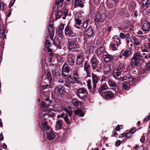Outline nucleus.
<instances>
[{"label":"nucleus","instance_id":"obj_25","mask_svg":"<svg viewBox=\"0 0 150 150\" xmlns=\"http://www.w3.org/2000/svg\"><path fill=\"white\" fill-rule=\"evenodd\" d=\"M81 0H75V3L74 4V6H79L81 8H83L84 7V5L81 3Z\"/></svg>","mask_w":150,"mask_h":150},{"label":"nucleus","instance_id":"obj_54","mask_svg":"<svg viewBox=\"0 0 150 150\" xmlns=\"http://www.w3.org/2000/svg\"><path fill=\"white\" fill-rule=\"evenodd\" d=\"M48 116L49 117H53L55 115L54 113L53 112H49L48 113Z\"/></svg>","mask_w":150,"mask_h":150},{"label":"nucleus","instance_id":"obj_6","mask_svg":"<svg viewBox=\"0 0 150 150\" xmlns=\"http://www.w3.org/2000/svg\"><path fill=\"white\" fill-rule=\"evenodd\" d=\"M68 42L67 47L69 51H71L77 48V45L76 42L74 40L69 39L68 40Z\"/></svg>","mask_w":150,"mask_h":150},{"label":"nucleus","instance_id":"obj_20","mask_svg":"<svg viewBox=\"0 0 150 150\" xmlns=\"http://www.w3.org/2000/svg\"><path fill=\"white\" fill-rule=\"evenodd\" d=\"M42 125V130L44 131H46V132H47V130H48L49 129L50 127L47 125V121H46L45 119L43 120Z\"/></svg>","mask_w":150,"mask_h":150},{"label":"nucleus","instance_id":"obj_33","mask_svg":"<svg viewBox=\"0 0 150 150\" xmlns=\"http://www.w3.org/2000/svg\"><path fill=\"white\" fill-rule=\"evenodd\" d=\"M40 105L41 107V108L42 109L45 110L50 105H49V103H47V104L44 102H43L41 103Z\"/></svg>","mask_w":150,"mask_h":150},{"label":"nucleus","instance_id":"obj_7","mask_svg":"<svg viewBox=\"0 0 150 150\" xmlns=\"http://www.w3.org/2000/svg\"><path fill=\"white\" fill-rule=\"evenodd\" d=\"M64 33L66 35H68L70 37H74L76 36L71 27L67 25L65 28Z\"/></svg>","mask_w":150,"mask_h":150},{"label":"nucleus","instance_id":"obj_59","mask_svg":"<svg viewBox=\"0 0 150 150\" xmlns=\"http://www.w3.org/2000/svg\"><path fill=\"white\" fill-rule=\"evenodd\" d=\"M106 79H107V78H106V77L104 75H103L102 76V77L100 80V81L101 82H102L103 81H106Z\"/></svg>","mask_w":150,"mask_h":150},{"label":"nucleus","instance_id":"obj_44","mask_svg":"<svg viewBox=\"0 0 150 150\" xmlns=\"http://www.w3.org/2000/svg\"><path fill=\"white\" fill-rule=\"evenodd\" d=\"M63 110L68 114L69 116V117H71L72 113L70 110H69L67 109L66 108H64L63 109Z\"/></svg>","mask_w":150,"mask_h":150},{"label":"nucleus","instance_id":"obj_37","mask_svg":"<svg viewBox=\"0 0 150 150\" xmlns=\"http://www.w3.org/2000/svg\"><path fill=\"white\" fill-rule=\"evenodd\" d=\"M48 30L49 31V33L50 37L51 39L52 40H53V37L54 36L53 29H52L50 27V29L49 28V29H48Z\"/></svg>","mask_w":150,"mask_h":150},{"label":"nucleus","instance_id":"obj_63","mask_svg":"<svg viewBox=\"0 0 150 150\" xmlns=\"http://www.w3.org/2000/svg\"><path fill=\"white\" fill-rule=\"evenodd\" d=\"M3 2H1L0 4V8L1 10H3L4 9V6Z\"/></svg>","mask_w":150,"mask_h":150},{"label":"nucleus","instance_id":"obj_31","mask_svg":"<svg viewBox=\"0 0 150 150\" xmlns=\"http://www.w3.org/2000/svg\"><path fill=\"white\" fill-rule=\"evenodd\" d=\"M62 14V11L61 10H58L55 13V19L57 20L60 18Z\"/></svg>","mask_w":150,"mask_h":150},{"label":"nucleus","instance_id":"obj_41","mask_svg":"<svg viewBox=\"0 0 150 150\" xmlns=\"http://www.w3.org/2000/svg\"><path fill=\"white\" fill-rule=\"evenodd\" d=\"M53 44L57 47L60 46V42L58 38L55 39L53 42Z\"/></svg>","mask_w":150,"mask_h":150},{"label":"nucleus","instance_id":"obj_62","mask_svg":"<svg viewBox=\"0 0 150 150\" xmlns=\"http://www.w3.org/2000/svg\"><path fill=\"white\" fill-rule=\"evenodd\" d=\"M145 69L147 70H150V63H148L146 65Z\"/></svg>","mask_w":150,"mask_h":150},{"label":"nucleus","instance_id":"obj_30","mask_svg":"<svg viewBox=\"0 0 150 150\" xmlns=\"http://www.w3.org/2000/svg\"><path fill=\"white\" fill-rule=\"evenodd\" d=\"M72 103L75 106H78L79 105H81V103L77 99H73L72 101Z\"/></svg>","mask_w":150,"mask_h":150},{"label":"nucleus","instance_id":"obj_2","mask_svg":"<svg viewBox=\"0 0 150 150\" xmlns=\"http://www.w3.org/2000/svg\"><path fill=\"white\" fill-rule=\"evenodd\" d=\"M107 16L104 13H100L99 12H97L94 19V21L96 24H98L99 23H103L106 18Z\"/></svg>","mask_w":150,"mask_h":150},{"label":"nucleus","instance_id":"obj_12","mask_svg":"<svg viewBox=\"0 0 150 150\" xmlns=\"http://www.w3.org/2000/svg\"><path fill=\"white\" fill-rule=\"evenodd\" d=\"M93 30L91 27H89L85 32V36L86 38H90L93 36Z\"/></svg>","mask_w":150,"mask_h":150},{"label":"nucleus","instance_id":"obj_49","mask_svg":"<svg viewBox=\"0 0 150 150\" xmlns=\"http://www.w3.org/2000/svg\"><path fill=\"white\" fill-rule=\"evenodd\" d=\"M57 33H58L59 37L61 38H64L63 31L58 30Z\"/></svg>","mask_w":150,"mask_h":150},{"label":"nucleus","instance_id":"obj_38","mask_svg":"<svg viewBox=\"0 0 150 150\" xmlns=\"http://www.w3.org/2000/svg\"><path fill=\"white\" fill-rule=\"evenodd\" d=\"M74 78L75 80H76L79 78V74L77 70H75L73 72Z\"/></svg>","mask_w":150,"mask_h":150},{"label":"nucleus","instance_id":"obj_9","mask_svg":"<svg viewBox=\"0 0 150 150\" xmlns=\"http://www.w3.org/2000/svg\"><path fill=\"white\" fill-rule=\"evenodd\" d=\"M91 62L92 67L93 70H95L99 64V61L97 60L96 56L93 57L91 59Z\"/></svg>","mask_w":150,"mask_h":150},{"label":"nucleus","instance_id":"obj_47","mask_svg":"<svg viewBox=\"0 0 150 150\" xmlns=\"http://www.w3.org/2000/svg\"><path fill=\"white\" fill-rule=\"evenodd\" d=\"M91 81L90 80H88L87 81V87L90 91L92 90V89H93V88H92L91 86Z\"/></svg>","mask_w":150,"mask_h":150},{"label":"nucleus","instance_id":"obj_28","mask_svg":"<svg viewBox=\"0 0 150 150\" xmlns=\"http://www.w3.org/2000/svg\"><path fill=\"white\" fill-rule=\"evenodd\" d=\"M70 119L68 118V116L67 114L63 118V119L65 120V122L68 124H70L72 121V118L71 117H69Z\"/></svg>","mask_w":150,"mask_h":150},{"label":"nucleus","instance_id":"obj_50","mask_svg":"<svg viewBox=\"0 0 150 150\" xmlns=\"http://www.w3.org/2000/svg\"><path fill=\"white\" fill-rule=\"evenodd\" d=\"M115 41L117 43V46H118L121 43L120 39L119 38H116Z\"/></svg>","mask_w":150,"mask_h":150},{"label":"nucleus","instance_id":"obj_32","mask_svg":"<svg viewBox=\"0 0 150 150\" xmlns=\"http://www.w3.org/2000/svg\"><path fill=\"white\" fill-rule=\"evenodd\" d=\"M90 67V66L88 63V62L87 61H86L85 62L84 65V71H90L89 68Z\"/></svg>","mask_w":150,"mask_h":150},{"label":"nucleus","instance_id":"obj_5","mask_svg":"<svg viewBox=\"0 0 150 150\" xmlns=\"http://www.w3.org/2000/svg\"><path fill=\"white\" fill-rule=\"evenodd\" d=\"M91 77L93 82V91H96V88L97 83L98 82L99 77L96 74L92 72L91 73Z\"/></svg>","mask_w":150,"mask_h":150},{"label":"nucleus","instance_id":"obj_58","mask_svg":"<svg viewBox=\"0 0 150 150\" xmlns=\"http://www.w3.org/2000/svg\"><path fill=\"white\" fill-rule=\"evenodd\" d=\"M64 27V25L63 24H61L58 30H59L63 31Z\"/></svg>","mask_w":150,"mask_h":150},{"label":"nucleus","instance_id":"obj_22","mask_svg":"<svg viewBox=\"0 0 150 150\" xmlns=\"http://www.w3.org/2000/svg\"><path fill=\"white\" fill-rule=\"evenodd\" d=\"M69 64L70 66L73 65L74 63V57L72 55H69L67 57Z\"/></svg>","mask_w":150,"mask_h":150},{"label":"nucleus","instance_id":"obj_55","mask_svg":"<svg viewBox=\"0 0 150 150\" xmlns=\"http://www.w3.org/2000/svg\"><path fill=\"white\" fill-rule=\"evenodd\" d=\"M113 90L116 93H120L121 91L120 90L118 87H116V88L115 89Z\"/></svg>","mask_w":150,"mask_h":150},{"label":"nucleus","instance_id":"obj_23","mask_svg":"<svg viewBox=\"0 0 150 150\" xmlns=\"http://www.w3.org/2000/svg\"><path fill=\"white\" fill-rule=\"evenodd\" d=\"M47 139L49 140H53L55 137V135L52 132H47Z\"/></svg>","mask_w":150,"mask_h":150},{"label":"nucleus","instance_id":"obj_14","mask_svg":"<svg viewBox=\"0 0 150 150\" xmlns=\"http://www.w3.org/2000/svg\"><path fill=\"white\" fill-rule=\"evenodd\" d=\"M104 61L105 63H108L112 61L114 59V57L112 55L107 54L103 56Z\"/></svg>","mask_w":150,"mask_h":150},{"label":"nucleus","instance_id":"obj_57","mask_svg":"<svg viewBox=\"0 0 150 150\" xmlns=\"http://www.w3.org/2000/svg\"><path fill=\"white\" fill-rule=\"evenodd\" d=\"M125 35L122 33H121L119 35L120 37L122 39H124L125 38Z\"/></svg>","mask_w":150,"mask_h":150},{"label":"nucleus","instance_id":"obj_48","mask_svg":"<svg viewBox=\"0 0 150 150\" xmlns=\"http://www.w3.org/2000/svg\"><path fill=\"white\" fill-rule=\"evenodd\" d=\"M110 47L113 51L116 50H117L115 46V44L113 43H110Z\"/></svg>","mask_w":150,"mask_h":150},{"label":"nucleus","instance_id":"obj_34","mask_svg":"<svg viewBox=\"0 0 150 150\" xmlns=\"http://www.w3.org/2000/svg\"><path fill=\"white\" fill-rule=\"evenodd\" d=\"M104 49L101 46L98 48L97 50V54L98 55H100L104 52Z\"/></svg>","mask_w":150,"mask_h":150},{"label":"nucleus","instance_id":"obj_64","mask_svg":"<svg viewBox=\"0 0 150 150\" xmlns=\"http://www.w3.org/2000/svg\"><path fill=\"white\" fill-rule=\"evenodd\" d=\"M121 143V141L120 140H118L116 141L115 143V145L116 146H119Z\"/></svg>","mask_w":150,"mask_h":150},{"label":"nucleus","instance_id":"obj_19","mask_svg":"<svg viewBox=\"0 0 150 150\" xmlns=\"http://www.w3.org/2000/svg\"><path fill=\"white\" fill-rule=\"evenodd\" d=\"M103 68L104 70L105 74H108L111 69V66L108 64H104Z\"/></svg>","mask_w":150,"mask_h":150},{"label":"nucleus","instance_id":"obj_13","mask_svg":"<svg viewBox=\"0 0 150 150\" xmlns=\"http://www.w3.org/2000/svg\"><path fill=\"white\" fill-rule=\"evenodd\" d=\"M132 40H133L134 43L135 45V47L137 50H139L140 48V45L141 44L139 39L135 36L132 38Z\"/></svg>","mask_w":150,"mask_h":150},{"label":"nucleus","instance_id":"obj_46","mask_svg":"<svg viewBox=\"0 0 150 150\" xmlns=\"http://www.w3.org/2000/svg\"><path fill=\"white\" fill-rule=\"evenodd\" d=\"M125 40L127 41V44H128L129 42V39L130 38V35L129 33H127L125 35Z\"/></svg>","mask_w":150,"mask_h":150},{"label":"nucleus","instance_id":"obj_21","mask_svg":"<svg viewBox=\"0 0 150 150\" xmlns=\"http://www.w3.org/2000/svg\"><path fill=\"white\" fill-rule=\"evenodd\" d=\"M108 84L109 86L113 90L116 88V83L115 82L111 79L109 80L108 81Z\"/></svg>","mask_w":150,"mask_h":150},{"label":"nucleus","instance_id":"obj_39","mask_svg":"<svg viewBox=\"0 0 150 150\" xmlns=\"http://www.w3.org/2000/svg\"><path fill=\"white\" fill-rule=\"evenodd\" d=\"M70 84H73L74 83V81L71 75H69L68 79H66Z\"/></svg>","mask_w":150,"mask_h":150},{"label":"nucleus","instance_id":"obj_26","mask_svg":"<svg viewBox=\"0 0 150 150\" xmlns=\"http://www.w3.org/2000/svg\"><path fill=\"white\" fill-rule=\"evenodd\" d=\"M89 21L90 19L88 18H87L84 20L83 24V28L84 29H86L87 27Z\"/></svg>","mask_w":150,"mask_h":150},{"label":"nucleus","instance_id":"obj_16","mask_svg":"<svg viewBox=\"0 0 150 150\" xmlns=\"http://www.w3.org/2000/svg\"><path fill=\"white\" fill-rule=\"evenodd\" d=\"M121 52L123 56L125 57V59L129 57L132 54V52L130 50H125L123 51V50H122Z\"/></svg>","mask_w":150,"mask_h":150},{"label":"nucleus","instance_id":"obj_17","mask_svg":"<svg viewBox=\"0 0 150 150\" xmlns=\"http://www.w3.org/2000/svg\"><path fill=\"white\" fill-rule=\"evenodd\" d=\"M55 91L57 93L63 94L64 92V88L63 86H59L55 88Z\"/></svg>","mask_w":150,"mask_h":150},{"label":"nucleus","instance_id":"obj_15","mask_svg":"<svg viewBox=\"0 0 150 150\" xmlns=\"http://www.w3.org/2000/svg\"><path fill=\"white\" fill-rule=\"evenodd\" d=\"M101 96H104L106 99L111 98L114 96V95L110 91L105 92L103 94H101Z\"/></svg>","mask_w":150,"mask_h":150},{"label":"nucleus","instance_id":"obj_43","mask_svg":"<svg viewBox=\"0 0 150 150\" xmlns=\"http://www.w3.org/2000/svg\"><path fill=\"white\" fill-rule=\"evenodd\" d=\"M125 78H126L125 79H128L129 81H132L133 80V78L131 74H128Z\"/></svg>","mask_w":150,"mask_h":150},{"label":"nucleus","instance_id":"obj_1","mask_svg":"<svg viewBox=\"0 0 150 150\" xmlns=\"http://www.w3.org/2000/svg\"><path fill=\"white\" fill-rule=\"evenodd\" d=\"M142 57V56L139 52L135 53L131 62V66L134 67L138 65L141 62Z\"/></svg>","mask_w":150,"mask_h":150},{"label":"nucleus","instance_id":"obj_61","mask_svg":"<svg viewBox=\"0 0 150 150\" xmlns=\"http://www.w3.org/2000/svg\"><path fill=\"white\" fill-rule=\"evenodd\" d=\"M64 113H62L60 115H58L57 116V118L58 119H59L60 118V117H61V118L63 117L64 118Z\"/></svg>","mask_w":150,"mask_h":150},{"label":"nucleus","instance_id":"obj_56","mask_svg":"<svg viewBox=\"0 0 150 150\" xmlns=\"http://www.w3.org/2000/svg\"><path fill=\"white\" fill-rule=\"evenodd\" d=\"M50 27L52 29H53L52 25V22L51 21L49 23V26L48 28V29H49V28L50 29Z\"/></svg>","mask_w":150,"mask_h":150},{"label":"nucleus","instance_id":"obj_11","mask_svg":"<svg viewBox=\"0 0 150 150\" xmlns=\"http://www.w3.org/2000/svg\"><path fill=\"white\" fill-rule=\"evenodd\" d=\"M83 53H81L79 54L76 57V63L78 65L81 64L83 61Z\"/></svg>","mask_w":150,"mask_h":150},{"label":"nucleus","instance_id":"obj_52","mask_svg":"<svg viewBox=\"0 0 150 150\" xmlns=\"http://www.w3.org/2000/svg\"><path fill=\"white\" fill-rule=\"evenodd\" d=\"M122 31L124 32H128L129 30H128V26L127 25L125 26L122 29Z\"/></svg>","mask_w":150,"mask_h":150},{"label":"nucleus","instance_id":"obj_35","mask_svg":"<svg viewBox=\"0 0 150 150\" xmlns=\"http://www.w3.org/2000/svg\"><path fill=\"white\" fill-rule=\"evenodd\" d=\"M75 22L76 25H74V26L77 28L80 29V27L76 26V25H80L81 24V20L79 18H76L75 19Z\"/></svg>","mask_w":150,"mask_h":150},{"label":"nucleus","instance_id":"obj_53","mask_svg":"<svg viewBox=\"0 0 150 150\" xmlns=\"http://www.w3.org/2000/svg\"><path fill=\"white\" fill-rule=\"evenodd\" d=\"M15 1V0H11V1L10 4L8 5L9 8H11V7L12 6L14 3Z\"/></svg>","mask_w":150,"mask_h":150},{"label":"nucleus","instance_id":"obj_4","mask_svg":"<svg viewBox=\"0 0 150 150\" xmlns=\"http://www.w3.org/2000/svg\"><path fill=\"white\" fill-rule=\"evenodd\" d=\"M142 30L147 33L150 31V23L147 21H144L141 23Z\"/></svg>","mask_w":150,"mask_h":150},{"label":"nucleus","instance_id":"obj_18","mask_svg":"<svg viewBox=\"0 0 150 150\" xmlns=\"http://www.w3.org/2000/svg\"><path fill=\"white\" fill-rule=\"evenodd\" d=\"M122 72L121 71H119L116 69H114L112 72L113 77L115 79H117V77L120 76Z\"/></svg>","mask_w":150,"mask_h":150},{"label":"nucleus","instance_id":"obj_45","mask_svg":"<svg viewBox=\"0 0 150 150\" xmlns=\"http://www.w3.org/2000/svg\"><path fill=\"white\" fill-rule=\"evenodd\" d=\"M122 90H128L129 89V88L128 87V85L127 83H123L122 84Z\"/></svg>","mask_w":150,"mask_h":150},{"label":"nucleus","instance_id":"obj_36","mask_svg":"<svg viewBox=\"0 0 150 150\" xmlns=\"http://www.w3.org/2000/svg\"><path fill=\"white\" fill-rule=\"evenodd\" d=\"M124 68V65L123 63H120L119 65L116 68V69L118 70L119 71H121L122 72L123 69Z\"/></svg>","mask_w":150,"mask_h":150},{"label":"nucleus","instance_id":"obj_10","mask_svg":"<svg viewBox=\"0 0 150 150\" xmlns=\"http://www.w3.org/2000/svg\"><path fill=\"white\" fill-rule=\"evenodd\" d=\"M108 88L106 82H105L100 85L98 89V92L101 95L105 92V91L107 90Z\"/></svg>","mask_w":150,"mask_h":150},{"label":"nucleus","instance_id":"obj_8","mask_svg":"<svg viewBox=\"0 0 150 150\" xmlns=\"http://www.w3.org/2000/svg\"><path fill=\"white\" fill-rule=\"evenodd\" d=\"M70 71L69 67L67 64H64L62 67V75L64 77H66L68 75Z\"/></svg>","mask_w":150,"mask_h":150},{"label":"nucleus","instance_id":"obj_29","mask_svg":"<svg viewBox=\"0 0 150 150\" xmlns=\"http://www.w3.org/2000/svg\"><path fill=\"white\" fill-rule=\"evenodd\" d=\"M75 114L79 115L80 117H83L84 115L82 111L80 109H78L74 112Z\"/></svg>","mask_w":150,"mask_h":150},{"label":"nucleus","instance_id":"obj_3","mask_svg":"<svg viewBox=\"0 0 150 150\" xmlns=\"http://www.w3.org/2000/svg\"><path fill=\"white\" fill-rule=\"evenodd\" d=\"M87 94L88 92L86 89L83 88H79L76 92V95L82 100L86 98Z\"/></svg>","mask_w":150,"mask_h":150},{"label":"nucleus","instance_id":"obj_51","mask_svg":"<svg viewBox=\"0 0 150 150\" xmlns=\"http://www.w3.org/2000/svg\"><path fill=\"white\" fill-rule=\"evenodd\" d=\"M70 84H71L68 81H67V80H66L64 83V85L66 86H67L69 88H71Z\"/></svg>","mask_w":150,"mask_h":150},{"label":"nucleus","instance_id":"obj_24","mask_svg":"<svg viewBox=\"0 0 150 150\" xmlns=\"http://www.w3.org/2000/svg\"><path fill=\"white\" fill-rule=\"evenodd\" d=\"M63 121L62 120H58L56 122V127L57 129H60L63 125Z\"/></svg>","mask_w":150,"mask_h":150},{"label":"nucleus","instance_id":"obj_60","mask_svg":"<svg viewBox=\"0 0 150 150\" xmlns=\"http://www.w3.org/2000/svg\"><path fill=\"white\" fill-rule=\"evenodd\" d=\"M107 6L109 8H111L113 7V4L111 3H108L107 5Z\"/></svg>","mask_w":150,"mask_h":150},{"label":"nucleus","instance_id":"obj_40","mask_svg":"<svg viewBox=\"0 0 150 150\" xmlns=\"http://www.w3.org/2000/svg\"><path fill=\"white\" fill-rule=\"evenodd\" d=\"M0 33L1 38L2 39H4L6 38V35L5 34V31L4 30L0 29Z\"/></svg>","mask_w":150,"mask_h":150},{"label":"nucleus","instance_id":"obj_27","mask_svg":"<svg viewBox=\"0 0 150 150\" xmlns=\"http://www.w3.org/2000/svg\"><path fill=\"white\" fill-rule=\"evenodd\" d=\"M142 7L143 8L144 7L147 8L148 5L150 4L149 0H142Z\"/></svg>","mask_w":150,"mask_h":150},{"label":"nucleus","instance_id":"obj_42","mask_svg":"<svg viewBox=\"0 0 150 150\" xmlns=\"http://www.w3.org/2000/svg\"><path fill=\"white\" fill-rule=\"evenodd\" d=\"M48 38H49L48 37L46 38L45 41V46L47 48L50 47L51 45L50 42L47 39Z\"/></svg>","mask_w":150,"mask_h":150}]
</instances>
